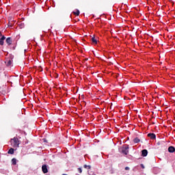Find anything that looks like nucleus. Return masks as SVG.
Returning a JSON list of instances; mask_svg holds the SVG:
<instances>
[{"mask_svg":"<svg viewBox=\"0 0 175 175\" xmlns=\"http://www.w3.org/2000/svg\"><path fill=\"white\" fill-rule=\"evenodd\" d=\"M12 165H17V159H12Z\"/></svg>","mask_w":175,"mask_h":175,"instance_id":"nucleus-12","label":"nucleus"},{"mask_svg":"<svg viewBox=\"0 0 175 175\" xmlns=\"http://www.w3.org/2000/svg\"><path fill=\"white\" fill-rule=\"evenodd\" d=\"M148 154V151L146 149H144L142 150V157H147Z\"/></svg>","mask_w":175,"mask_h":175,"instance_id":"nucleus-5","label":"nucleus"},{"mask_svg":"<svg viewBox=\"0 0 175 175\" xmlns=\"http://www.w3.org/2000/svg\"><path fill=\"white\" fill-rule=\"evenodd\" d=\"M5 42L8 46H10V44H12V38L10 37L8 38Z\"/></svg>","mask_w":175,"mask_h":175,"instance_id":"nucleus-7","label":"nucleus"},{"mask_svg":"<svg viewBox=\"0 0 175 175\" xmlns=\"http://www.w3.org/2000/svg\"><path fill=\"white\" fill-rule=\"evenodd\" d=\"M10 143L12 147H14V148H18V146H20V141H18V138L16 137L11 139Z\"/></svg>","mask_w":175,"mask_h":175,"instance_id":"nucleus-2","label":"nucleus"},{"mask_svg":"<svg viewBox=\"0 0 175 175\" xmlns=\"http://www.w3.org/2000/svg\"><path fill=\"white\" fill-rule=\"evenodd\" d=\"M79 173H83V170L81 168H78Z\"/></svg>","mask_w":175,"mask_h":175,"instance_id":"nucleus-17","label":"nucleus"},{"mask_svg":"<svg viewBox=\"0 0 175 175\" xmlns=\"http://www.w3.org/2000/svg\"><path fill=\"white\" fill-rule=\"evenodd\" d=\"M133 142L135 144L140 143V139H139V137H135L133 139Z\"/></svg>","mask_w":175,"mask_h":175,"instance_id":"nucleus-11","label":"nucleus"},{"mask_svg":"<svg viewBox=\"0 0 175 175\" xmlns=\"http://www.w3.org/2000/svg\"><path fill=\"white\" fill-rule=\"evenodd\" d=\"M0 36H2V33L0 31Z\"/></svg>","mask_w":175,"mask_h":175,"instance_id":"nucleus-21","label":"nucleus"},{"mask_svg":"<svg viewBox=\"0 0 175 175\" xmlns=\"http://www.w3.org/2000/svg\"><path fill=\"white\" fill-rule=\"evenodd\" d=\"M83 167H84L85 169H88V170H90V169H91V165H83Z\"/></svg>","mask_w":175,"mask_h":175,"instance_id":"nucleus-15","label":"nucleus"},{"mask_svg":"<svg viewBox=\"0 0 175 175\" xmlns=\"http://www.w3.org/2000/svg\"><path fill=\"white\" fill-rule=\"evenodd\" d=\"M19 28H21V29H23V28H24V27H25V25L24 23H20L18 25Z\"/></svg>","mask_w":175,"mask_h":175,"instance_id":"nucleus-14","label":"nucleus"},{"mask_svg":"<svg viewBox=\"0 0 175 175\" xmlns=\"http://www.w3.org/2000/svg\"><path fill=\"white\" fill-rule=\"evenodd\" d=\"M42 170L43 173H44V174L49 173V170L47 169V165H43L42 166Z\"/></svg>","mask_w":175,"mask_h":175,"instance_id":"nucleus-4","label":"nucleus"},{"mask_svg":"<svg viewBox=\"0 0 175 175\" xmlns=\"http://www.w3.org/2000/svg\"><path fill=\"white\" fill-rule=\"evenodd\" d=\"M7 65H8V66H10L12 65V61H11V60H9V61L8 62Z\"/></svg>","mask_w":175,"mask_h":175,"instance_id":"nucleus-16","label":"nucleus"},{"mask_svg":"<svg viewBox=\"0 0 175 175\" xmlns=\"http://www.w3.org/2000/svg\"><path fill=\"white\" fill-rule=\"evenodd\" d=\"M148 137H150V139H151L152 140H154L157 139V135H155V134L154 133H148Z\"/></svg>","mask_w":175,"mask_h":175,"instance_id":"nucleus-3","label":"nucleus"},{"mask_svg":"<svg viewBox=\"0 0 175 175\" xmlns=\"http://www.w3.org/2000/svg\"><path fill=\"white\" fill-rule=\"evenodd\" d=\"M141 166L143 169H144V165L143 164H142Z\"/></svg>","mask_w":175,"mask_h":175,"instance_id":"nucleus-20","label":"nucleus"},{"mask_svg":"<svg viewBox=\"0 0 175 175\" xmlns=\"http://www.w3.org/2000/svg\"><path fill=\"white\" fill-rule=\"evenodd\" d=\"M174 151H175V148H174V146H170L168 148V152H174Z\"/></svg>","mask_w":175,"mask_h":175,"instance_id":"nucleus-8","label":"nucleus"},{"mask_svg":"<svg viewBox=\"0 0 175 175\" xmlns=\"http://www.w3.org/2000/svg\"><path fill=\"white\" fill-rule=\"evenodd\" d=\"M8 154H11V155H12V154H14V149H13V148H11L8 152Z\"/></svg>","mask_w":175,"mask_h":175,"instance_id":"nucleus-10","label":"nucleus"},{"mask_svg":"<svg viewBox=\"0 0 175 175\" xmlns=\"http://www.w3.org/2000/svg\"><path fill=\"white\" fill-rule=\"evenodd\" d=\"M5 39H6V37H5V36H2V37L0 38V45L1 46H3Z\"/></svg>","mask_w":175,"mask_h":175,"instance_id":"nucleus-6","label":"nucleus"},{"mask_svg":"<svg viewBox=\"0 0 175 175\" xmlns=\"http://www.w3.org/2000/svg\"><path fill=\"white\" fill-rule=\"evenodd\" d=\"M91 40H92L93 44H98V40H96V38H95V37L92 38Z\"/></svg>","mask_w":175,"mask_h":175,"instance_id":"nucleus-9","label":"nucleus"},{"mask_svg":"<svg viewBox=\"0 0 175 175\" xmlns=\"http://www.w3.org/2000/svg\"><path fill=\"white\" fill-rule=\"evenodd\" d=\"M74 14H75V16H79L80 14V11L79 10H77L76 12H73Z\"/></svg>","mask_w":175,"mask_h":175,"instance_id":"nucleus-13","label":"nucleus"},{"mask_svg":"<svg viewBox=\"0 0 175 175\" xmlns=\"http://www.w3.org/2000/svg\"><path fill=\"white\" fill-rule=\"evenodd\" d=\"M119 152H120V154H123L124 155H128V154H129V145L125 144L119 148Z\"/></svg>","mask_w":175,"mask_h":175,"instance_id":"nucleus-1","label":"nucleus"},{"mask_svg":"<svg viewBox=\"0 0 175 175\" xmlns=\"http://www.w3.org/2000/svg\"><path fill=\"white\" fill-rule=\"evenodd\" d=\"M124 169H125V170H129L130 168H129V167H126Z\"/></svg>","mask_w":175,"mask_h":175,"instance_id":"nucleus-19","label":"nucleus"},{"mask_svg":"<svg viewBox=\"0 0 175 175\" xmlns=\"http://www.w3.org/2000/svg\"><path fill=\"white\" fill-rule=\"evenodd\" d=\"M8 27H13V24L11 23L10 22H9L8 23Z\"/></svg>","mask_w":175,"mask_h":175,"instance_id":"nucleus-18","label":"nucleus"}]
</instances>
